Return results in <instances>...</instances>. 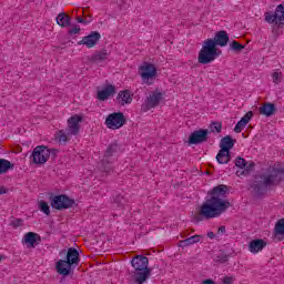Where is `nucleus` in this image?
<instances>
[{
    "instance_id": "17",
    "label": "nucleus",
    "mask_w": 284,
    "mask_h": 284,
    "mask_svg": "<svg viewBox=\"0 0 284 284\" xmlns=\"http://www.w3.org/2000/svg\"><path fill=\"white\" fill-rule=\"evenodd\" d=\"M267 246V242L263 239H255L248 243V252L252 254H258L264 247Z\"/></svg>"
},
{
    "instance_id": "34",
    "label": "nucleus",
    "mask_w": 284,
    "mask_h": 284,
    "mask_svg": "<svg viewBox=\"0 0 284 284\" xmlns=\"http://www.w3.org/2000/svg\"><path fill=\"white\" fill-rule=\"evenodd\" d=\"M246 163H247V161H245V159H243L241 156L236 158V160H235V166L240 168V170H245Z\"/></svg>"
},
{
    "instance_id": "29",
    "label": "nucleus",
    "mask_w": 284,
    "mask_h": 284,
    "mask_svg": "<svg viewBox=\"0 0 284 284\" xmlns=\"http://www.w3.org/2000/svg\"><path fill=\"white\" fill-rule=\"evenodd\" d=\"M255 163L254 162H251L247 164L246 162V166H244V170H239L236 171V176H247V174H250V172H252V170H254L255 168Z\"/></svg>"
},
{
    "instance_id": "21",
    "label": "nucleus",
    "mask_w": 284,
    "mask_h": 284,
    "mask_svg": "<svg viewBox=\"0 0 284 284\" xmlns=\"http://www.w3.org/2000/svg\"><path fill=\"white\" fill-rule=\"evenodd\" d=\"M23 241L28 247H34L37 245V241L41 242V235L34 232H28L24 234Z\"/></svg>"
},
{
    "instance_id": "30",
    "label": "nucleus",
    "mask_w": 284,
    "mask_h": 284,
    "mask_svg": "<svg viewBox=\"0 0 284 284\" xmlns=\"http://www.w3.org/2000/svg\"><path fill=\"white\" fill-rule=\"evenodd\" d=\"M275 234L280 236H284V217L276 222Z\"/></svg>"
},
{
    "instance_id": "8",
    "label": "nucleus",
    "mask_w": 284,
    "mask_h": 284,
    "mask_svg": "<svg viewBox=\"0 0 284 284\" xmlns=\"http://www.w3.org/2000/svg\"><path fill=\"white\" fill-rule=\"evenodd\" d=\"M125 123H128V119L123 112L110 113L105 119V125L109 130H120Z\"/></svg>"
},
{
    "instance_id": "43",
    "label": "nucleus",
    "mask_w": 284,
    "mask_h": 284,
    "mask_svg": "<svg viewBox=\"0 0 284 284\" xmlns=\"http://www.w3.org/2000/svg\"><path fill=\"white\" fill-rule=\"evenodd\" d=\"M217 261H220V263H226V261H227V255H222V257L219 258Z\"/></svg>"
},
{
    "instance_id": "16",
    "label": "nucleus",
    "mask_w": 284,
    "mask_h": 284,
    "mask_svg": "<svg viewBox=\"0 0 284 284\" xmlns=\"http://www.w3.org/2000/svg\"><path fill=\"white\" fill-rule=\"evenodd\" d=\"M115 101L122 106L130 105V103L133 101V94L130 92V90L120 91L115 98Z\"/></svg>"
},
{
    "instance_id": "33",
    "label": "nucleus",
    "mask_w": 284,
    "mask_h": 284,
    "mask_svg": "<svg viewBox=\"0 0 284 284\" xmlns=\"http://www.w3.org/2000/svg\"><path fill=\"white\" fill-rule=\"evenodd\" d=\"M39 209L41 210V212L47 214V216H50V205H48V202L40 201Z\"/></svg>"
},
{
    "instance_id": "37",
    "label": "nucleus",
    "mask_w": 284,
    "mask_h": 284,
    "mask_svg": "<svg viewBox=\"0 0 284 284\" xmlns=\"http://www.w3.org/2000/svg\"><path fill=\"white\" fill-rule=\"evenodd\" d=\"M113 203H116L118 207H123V197H122V195H116L113 200Z\"/></svg>"
},
{
    "instance_id": "6",
    "label": "nucleus",
    "mask_w": 284,
    "mask_h": 284,
    "mask_svg": "<svg viewBox=\"0 0 284 284\" xmlns=\"http://www.w3.org/2000/svg\"><path fill=\"white\" fill-rule=\"evenodd\" d=\"M51 153L57 154V150H50L48 146L39 145L33 150L31 159L36 165H43L44 163H48Z\"/></svg>"
},
{
    "instance_id": "47",
    "label": "nucleus",
    "mask_w": 284,
    "mask_h": 284,
    "mask_svg": "<svg viewBox=\"0 0 284 284\" xmlns=\"http://www.w3.org/2000/svg\"><path fill=\"white\" fill-rule=\"evenodd\" d=\"M90 17H92V16H89V19H85V21H90Z\"/></svg>"
},
{
    "instance_id": "12",
    "label": "nucleus",
    "mask_w": 284,
    "mask_h": 284,
    "mask_svg": "<svg viewBox=\"0 0 284 284\" xmlns=\"http://www.w3.org/2000/svg\"><path fill=\"white\" fill-rule=\"evenodd\" d=\"M139 73L143 81H150V79H155L158 74L156 65L144 62L143 65L139 68Z\"/></svg>"
},
{
    "instance_id": "35",
    "label": "nucleus",
    "mask_w": 284,
    "mask_h": 284,
    "mask_svg": "<svg viewBox=\"0 0 284 284\" xmlns=\"http://www.w3.org/2000/svg\"><path fill=\"white\" fill-rule=\"evenodd\" d=\"M102 170H103V172H105L106 174H110V172H113L114 169L112 168V162L109 161V163H103V160H102Z\"/></svg>"
},
{
    "instance_id": "42",
    "label": "nucleus",
    "mask_w": 284,
    "mask_h": 284,
    "mask_svg": "<svg viewBox=\"0 0 284 284\" xmlns=\"http://www.w3.org/2000/svg\"><path fill=\"white\" fill-rule=\"evenodd\" d=\"M217 234H225V226H220L217 230Z\"/></svg>"
},
{
    "instance_id": "44",
    "label": "nucleus",
    "mask_w": 284,
    "mask_h": 284,
    "mask_svg": "<svg viewBox=\"0 0 284 284\" xmlns=\"http://www.w3.org/2000/svg\"><path fill=\"white\" fill-rule=\"evenodd\" d=\"M206 236H207L209 239H214V236H216V235L214 234V232H209V233L206 234Z\"/></svg>"
},
{
    "instance_id": "20",
    "label": "nucleus",
    "mask_w": 284,
    "mask_h": 284,
    "mask_svg": "<svg viewBox=\"0 0 284 284\" xmlns=\"http://www.w3.org/2000/svg\"><path fill=\"white\" fill-rule=\"evenodd\" d=\"M258 112L263 116H274V114H276V105L271 102H265L260 106Z\"/></svg>"
},
{
    "instance_id": "14",
    "label": "nucleus",
    "mask_w": 284,
    "mask_h": 284,
    "mask_svg": "<svg viewBox=\"0 0 284 284\" xmlns=\"http://www.w3.org/2000/svg\"><path fill=\"white\" fill-rule=\"evenodd\" d=\"M101 41V33L99 31H91L87 37H83L81 41L78 42V45H87V48H94L97 43Z\"/></svg>"
},
{
    "instance_id": "46",
    "label": "nucleus",
    "mask_w": 284,
    "mask_h": 284,
    "mask_svg": "<svg viewBox=\"0 0 284 284\" xmlns=\"http://www.w3.org/2000/svg\"><path fill=\"white\" fill-rule=\"evenodd\" d=\"M2 258H3V255L0 254V261H2Z\"/></svg>"
},
{
    "instance_id": "5",
    "label": "nucleus",
    "mask_w": 284,
    "mask_h": 284,
    "mask_svg": "<svg viewBox=\"0 0 284 284\" xmlns=\"http://www.w3.org/2000/svg\"><path fill=\"white\" fill-rule=\"evenodd\" d=\"M150 260L143 255H135L131 260V265L134 268L133 278L135 283L143 284L152 274V268H149Z\"/></svg>"
},
{
    "instance_id": "32",
    "label": "nucleus",
    "mask_w": 284,
    "mask_h": 284,
    "mask_svg": "<svg viewBox=\"0 0 284 284\" xmlns=\"http://www.w3.org/2000/svg\"><path fill=\"white\" fill-rule=\"evenodd\" d=\"M231 49L234 51V52H243V50H245V45L241 44L239 41H233L231 43Z\"/></svg>"
},
{
    "instance_id": "25",
    "label": "nucleus",
    "mask_w": 284,
    "mask_h": 284,
    "mask_svg": "<svg viewBox=\"0 0 284 284\" xmlns=\"http://www.w3.org/2000/svg\"><path fill=\"white\" fill-rule=\"evenodd\" d=\"M216 161L222 165L227 164L230 161H232V154L230 153V151H224L220 149L216 155Z\"/></svg>"
},
{
    "instance_id": "3",
    "label": "nucleus",
    "mask_w": 284,
    "mask_h": 284,
    "mask_svg": "<svg viewBox=\"0 0 284 284\" xmlns=\"http://www.w3.org/2000/svg\"><path fill=\"white\" fill-rule=\"evenodd\" d=\"M230 43V36L227 31L221 30L217 31L214 36V39H206L202 44V49L199 52L197 61L202 65H207V63H212V61H216V58L221 55L220 48H225Z\"/></svg>"
},
{
    "instance_id": "2",
    "label": "nucleus",
    "mask_w": 284,
    "mask_h": 284,
    "mask_svg": "<svg viewBox=\"0 0 284 284\" xmlns=\"http://www.w3.org/2000/svg\"><path fill=\"white\" fill-rule=\"evenodd\" d=\"M284 181V164L276 162L274 166H270L265 173L255 175L251 184L255 196H265L268 187H276Z\"/></svg>"
},
{
    "instance_id": "4",
    "label": "nucleus",
    "mask_w": 284,
    "mask_h": 284,
    "mask_svg": "<svg viewBox=\"0 0 284 284\" xmlns=\"http://www.w3.org/2000/svg\"><path fill=\"white\" fill-rule=\"evenodd\" d=\"M79 263H81L79 250L70 247L67 252V260L58 261L55 263V270L60 276H70L72 271L79 266Z\"/></svg>"
},
{
    "instance_id": "13",
    "label": "nucleus",
    "mask_w": 284,
    "mask_h": 284,
    "mask_svg": "<svg viewBox=\"0 0 284 284\" xmlns=\"http://www.w3.org/2000/svg\"><path fill=\"white\" fill-rule=\"evenodd\" d=\"M79 123H83V116L79 114H74L68 120V126H67V132L69 134H72L73 136H77L81 130V125Z\"/></svg>"
},
{
    "instance_id": "24",
    "label": "nucleus",
    "mask_w": 284,
    "mask_h": 284,
    "mask_svg": "<svg viewBox=\"0 0 284 284\" xmlns=\"http://www.w3.org/2000/svg\"><path fill=\"white\" fill-rule=\"evenodd\" d=\"M119 152V144L118 143H111L105 152H104V158H103V163H110V158L114 156Z\"/></svg>"
},
{
    "instance_id": "26",
    "label": "nucleus",
    "mask_w": 284,
    "mask_h": 284,
    "mask_svg": "<svg viewBox=\"0 0 284 284\" xmlns=\"http://www.w3.org/2000/svg\"><path fill=\"white\" fill-rule=\"evenodd\" d=\"M203 239V235H193L185 240L180 241V247H187L190 245H194V243H199Z\"/></svg>"
},
{
    "instance_id": "31",
    "label": "nucleus",
    "mask_w": 284,
    "mask_h": 284,
    "mask_svg": "<svg viewBox=\"0 0 284 284\" xmlns=\"http://www.w3.org/2000/svg\"><path fill=\"white\" fill-rule=\"evenodd\" d=\"M223 130V123L221 122H212L210 124V131L211 132H216L217 134H221V131Z\"/></svg>"
},
{
    "instance_id": "41",
    "label": "nucleus",
    "mask_w": 284,
    "mask_h": 284,
    "mask_svg": "<svg viewBox=\"0 0 284 284\" xmlns=\"http://www.w3.org/2000/svg\"><path fill=\"white\" fill-rule=\"evenodd\" d=\"M202 284H216V282H214L213 280L207 278V280H204L202 282Z\"/></svg>"
},
{
    "instance_id": "7",
    "label": "nucleus",
    "mask_w": 284,
    "mask_h": 284,
    "mask_svg": "<svg viewBox=\"0 0 284 284\" xmlns=\"http://www.w3.org/2000/svg\"><path fill=\"white\" fill-rule=\"evenodd\" d=\"M77 202L74 199L65 194L54 195L50 197V205L53 210H70V207H74Z\"/></svg>"
},
{
    "instance_id": "27",
    "label": "nucleus",
    "mask_w": 284,
    "mask_h": 284,
    "mask_svg": "<svg viewBox=\"0 0 284 284\" xmlns=\"http://www.w3.org/2000/svg\"><path fill=\"white\" fill-rule=\"evenodd\" d=\"M8 170H14V164L6 159H0V174H6Z\"/></svg>"
},
{
    "instance_id": "9",
    "label": "nucleus",
    "mask_w": 284,
    "mask_h": 284,
    "mask_svg": "<svg viewBox=\"0 0 284 284\" xmlns=\"http://www.w3.org/2000/svg\"><path fill=\"white\" fill-rule=\"evenodd\" d=\"M265 21L267 23H275L278 28H283L284 26V3L278 4L274 11V13H266Z\"/></svg>"
},
{
    "instance_id": "45",
    "label": "nucleus",
    "mask_w": 284,
    "mask_h": 284,
    "mask_svg": "<svg viewBox=\"0 0 284 284\" xmlns=\"http://www.w3.org/2000/svg\"><path fill=\"white\" fill-rule=\"evenodd\" d=\"M0 194H6V187L0 186Z\"/></svg>"
},
{
    "instance_id": "1",
    "label": "nucleus",
    "mask_w": 284,
    "mask_h": 284,
    "mask_svg": "<svg viewBox=\"0 0 284 284\" xmlns=\"http://www.w3.org/2000/svg\"><path fill=\"white\" fill-rule=\"evenodd\" d=\"M209 194L211 197L200 206L195 221L216 219L217 216H221L223 212H226L227 209L232 207V204L229 201L220 197L227 194V185L220 184L209 191Z\"/></svg>"
},
{
    "instance_id": "18",
    "label": "nucleus",
    "mask_w": 284,
    "mask_h": 284,
    "mask_svg": "<svg viewBox=\"0 0 284 284\" xmlns=\"http://www.w3.org/2000/svg\"><path fill=\"white\" fill-rule=\"evenodd\" d=\"M116 94V87L112 84H108L103 90L98 91V100L99 101H108L110 97Z\"/></svg>"
},
{
    "instance_id": "22",
    "label": "nucleus",
    "mask_w": 284,
    "mask_h": 284,
    "mask_svg": "<svg viewBox=\"0 0 284 284\" xmlns=\"http://www.w3.org/2000/svg\"><path fill=\"white\" fill-rule=\"evenodd\" d=\"M234 143H236V140L232 139V135H226L221 139L220 148L224 152H230L234 148Z\"/></svg>"
},
{
    "instance_id": "28",
    "label": "nucleus",
    "mask_w": 284,
    "mask_h": 284,
    "mask_svg": "<svg viewBox=\"0 0 284 284\" xmlns=\"http://www.w3.org/2000/svg\"><path fill=\"white\" fill-rule=\"evenodd\" d=\"M72 136L73 135L70 134L67 129L60 130L58 132V141H59V143L65 144V143H68V141H70V139H72Z\"/></svg>"
},
{
    "instance_id": "11",
    "label": "nucleus",
    "mask_w": 284,
    "mask_h": 284,
    "mask_svg": "<svg viewBox=\"0 0 284 284\" xmlns=\"http://www.w3.org/2000/svg\"><path fill=\"white\" fill-rule=\"evenodd\" d=\"M161 101H163V93L159 91H152L149 94V97H146L142 108H144V112H148V110L159 108V105L161 104Z\"/></svg>"
},
{
    "instance_id": "36",
    "label": "nucleus",
    "mask_w": 284,
    "mask_h": 284,
    "mask_svg": "<svg viewBox=\"0 0 284 284\" xmlns=\"http://www.w3.org/2000/svg\"><path fill=\"white\" fill-rule=\"evenodd\" d=\"M283 81V74L278 72L273 73V83H281Z\"/></svg>"
},
{
    "instance_id": "15",
    "label": "nucleus",
    "mask_w": 284,
    "mask_h": 284,
    "mask_svg": "<svg viewBox=\"0 0 284 284\" xmlns=\"http://www.w3.org/2000/svg\"><path fill=\"white\" fill-rule=\"evenodd\" d=\"M108 57H110V52H108L106 49H101L89 57L88 61L89 63H101L103 61H108Z\"/></svg>"
},
{
    "instance_id": "38",
    "label": "nucleus",
    "mask_w": 284,
    "mask_h": 284,
    "mask_svg": "<svg viewBox=\"0 0 284 284\" xmlns=\"http://www.w3.org/2000/svg\"><path fill=\"white\" fill-rule=\"evenodd\" d=\"M21 225H23V220H21V219H16V220L11 221L12 227H21Z\"/></svg>"
},
{
    "instance_id": "40",
    "label": "nucleus",
    "mask_w": 284,
    "mask_h": 284,
    "mask_svg": "<svg viewBox=\"0 0 284 284\" xmlns=\"http://www.w3.org/2000/svg\"><path fill=\"white\" fill-rule=\"evenodd\" d=\"M79 32H81V28L79 26L69 30V34H79Z\"/></svg>"
},
{
    "instance_id": "23",
    "label": "nucleus",
    "mask_w": 284,
    "mask_h": 284,
    "mask_svg": "<svg viewBox=\"0 0 284 284\" xmlns=\"http://www.w3.org/2000/svg\"><path fill=\"white\" fill-rule=\"evenodd\" d=\"M55 21L61 28H70L72 26V18L65 12L59 13Z\"/></svg>"
},
{
    "instance_id": "39",
    "label": "nucleus",
    "mask_w": 284,
    "mask_h": 284,
    "mask_svg": "<svg viewBox=\"0 0 284 284\" xmlns=\"http://www.w3.org/2000/svg\"><path fill=\"white\" fill-rule=\"evenodd\" d=\"M78 23H84V26H88V23H92V17H90V20H85L81 17L77 18Z\"/></svg>"
},
{
    "instance_id": "19",
    "label": "nucleus",
    "mask_w": 284,
    "mask_h": 284,
    "mask_svg": "<svg viewBox=\"0 0 284 284\" xmlns=\"http://www.w3.org/2000/svg\"><path fill=\"white\" fill-rule=\"evenodd\" d=\"M252 116H254V112L248 111L235 125L234 128V132H236V134H240V132H243V130H245V126L247 125V123H250V121H252Z\"/></svg>"
},
{
    "instance_id": "10",
    "label": "nucleus",
    "mask_w": 284,
    "mask_h": 284,
    "mask_svg": "<svg viewBox=\"0 0 284 284\" xmlns=\"http://www.w3.org/2000/svg\"><path fill=\"white\" fill-rule=\"evenodd\" d=\"M209 134L210 131L207 129L195 130L189 135L187 143L189 145H200V143H205L207 142V139H210Z\"/></svg>"
}]
</instances>
